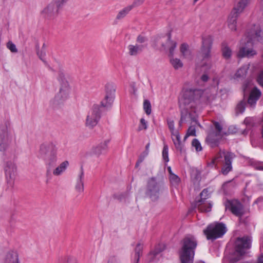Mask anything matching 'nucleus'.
Wrapping results in <instances>:
<instances>
[{"mask_svg": "<svg viewBox=\"0 0 263 263\" xmlns=\"http://www.w3.org/2000/svg\"><path fill=\"white\" fill-rule=\"evenodd\" d=\"M203 94L201 89L192 88H184L182 90L181 96L179 100V107L181 109V121L185 119L189 115L191 116L190 109L194 108Z\"/></svg>", "mask_w": 263, "mask_h": 263, "instance_id": "1", "label": "nucleus"}, {"mask_svg": "<svg viewBox=\"0 0 263 263\" xmlns=\"http://www.w3.org/2000/svg\"><path fill=\"white\" fill-rule=\"evenodd\" d=\"M213 41V37L211 35L204 34L202 35L200 50L197 55V63L199 66L211 67Z\"/></svg>", "mask_w": 263, "mask_h": 263, "instance_id": "2", "label": "nucleus"}, {"mask_svg": "<svg viewBox=\"0 0 263 263\" xmlns=\"http://www.w3.org/2000/svg\"><path fill=\"white\" fill-rule=\"evenodd\" d=\"M197 246V241L193 236L188 235L183 239L179 251L181 263H193Z\"/></svg>", "mask_w": 263, "mask_h": 263, "instance_id": "3", "label": "nucleus"}, {"mask_svg": "<svg viewBox=\"0 0 263 263\" xmlns=\"http://www.w3.org/2000/svg\"><path fill=\"white\" fill-rule=\"evenodd\" d=\"M57 148L53 143H44L41 145L40 153L46 161L47 166L54 167L55 165Z\"/></svg>", "mask_w": 263, "mask_h": 263, "instance_id": "4", "label": "nucleus"}, {"mask_svg": "<svg viewBox=\"0 0 263 263\" xmlns=\"http://www.w3.org/2000/svg\"><path fill=\"white\" fill-rule=\"evenodd\" d=\"M227 230V228L223 223L214 222L206 227L203 230V233L208 240L213 241L222 237Z\"/></svg>", "mask_w": 263, "mask_h": 263, "instance_id": "5", "label": "nucleus"}, {"mask_svg": "<svg viewBox=\"0 0 263 263\" xmlns=\"http://www.w3.org/2000/svg\"><path fill=\"white\" fill-rule=\"evenodd\" d=\"M58 80L61 84L59 91L55 95L53 104H59L67 100L70 96V88L68 82L65 80L64 74L62 72L59 73Z\"/></svg>", "mask_w": 263, "mask_h": 263, "instance_id": "6", "label": "nucleus"}, {"mask_svg": "<svg viewBox=\"0 0 263 263\" xmlns=\"http://www.w3.org/2000/svg\"><path fill=\"white\" fill-rule=\"evenodd\" d=\"M163 183L155 177L151 178L147 181L146 194L153 201L157 200L162 189Z\"/></svg>", "mask_w": 263, "mask_h": 263, "instance_id": "7", "label": "nucleus"}, {"mask_svg": "<svg viewBox=\"0 0 263 263\" xmlns=\"http://www.w3.org/2000/svg\"><path fill=\"white\" fill-rule=\"evenodd\" d=\"M251 241L248 236L242 238H238L236 241L235 254L237 255L236 258H232L231 261L235 262L240 260L241 257L245 254L246 250L251 248Z\"/></svg>", "mask_w": 263, "mask_h": 263, "instance_id": "8", "label": "nucleus"}, {"mask_svg": "<svg viewBox=\"0 0 263 263\" xmlns=\"http://www.w3.org/2000/svg\"><path fill=\"white\" fill-rule=\"evenodd\" d=\"M100 118V107L98 105H94L88 112L85 125L89 128H92L97 125Z\"/></svg>", "mask_w": 263, "mask_h": 263, "instance_id": "9", "label": "nucleus"}, {"mask_svg": "<svg viewBox=\"0 0 263 263\" xmlns=\"http://www.w3.org/2000/svg\"><path fill=\"white\" fill-rule=\"evenodd\" d=\"M227 210L230 211L232 214L241 218L245 214V210L243 204L237 199L228 200L225 203Z\"/></svg>", "mask_w": 263, "mask_h": 263, "instance_id": "10", "label": "nucleus"}, {"mask_svg": "<svg viewBox=\"0 0 263 263\" xmlns=\"http://www.w3.org/2000/svg\"><path fill=\"white\" fill-rule=\"evenodd\" d=\"M200 199L196 202V206L200 212H209L211 211L212 204L206 200L210 197L207 189H204L200 194Z\"/></svg>", "mask_w": 263, "mask_h": 263, "instance_id": "11", "label": "nucleus"}, {"mask_svg": "<svg viewBox=\"0 0 263 263\" xmlns=\"http://www.w3.org/2000/svg\"><path fill=\"white\" fill-rule=\"evenodd\" d=\"M116 91L115 86L112 84H107L105 86V96L102 101L101 105L104 107H108L111 105L115 98Z\"/></svg>", "mask_w": 263, "mask_h": 263, "instance_id": "12", "label": "nucleus"}, {"mask_svg": "<svg viewBox=\"0 0 263 263\" xmlns=\"http://www.w3.org/2000/svg\"><path fill=\"white\" fill-rule=\"evenodd\" d=\"M171 39V33H168L167 37L164 35H157L154 37L151 41L152 46L157 50L160 51L165 50L166 49V44L167 41Z\"/></svg>", "mask_w": 263, "mask_h": 263, "instance_id": "13", "label": "nucleus"}, {"mask_svg": "<svg viewBox=\"0 0 263 263\" xmlns=\"http://www.w3.org/2000/svg\"><path fill=\"white\" fill-rule=\"evenodd\" d=\"M7 183L9 186L13 187L14 184L16 166L12 162L7 163L5 167Z\"/></svg>", "mask_w": 263, "mask_h": 263, "instance_id": "14", "label": "nucleus"}, {"mask_svg": "<svg viewBox=\"0 0 263 263\" xmlns=\"http://www.w3.org/2000/svg\"><path fill=\"white\" fill-rule=\"evenodd\" d=\"M55 4L50 3L41 11L42 16L47 20H53L58 15V8Z\"/></svg>", "mask_w": 263, "mask_h": 263, "instance_id": "15", "label": "nucleus"}, {"mask_svg": "<svg viewBox=\"0 0 263 263\" xmlns=\"http://www.w3.org/2000/svg\"><path fill=\"white\" fill-rule=\"evenodd\" d=\"M223 135L216 134L214 131L210 132L207 136L205 141L211 147L214 148L219 145Z\"/></svg>", "mask_w": 263, "mask_h": 263, "instance_id": "16", "label": "nucleus"}, {"mask_svg": "<svg viewBox=\"0 0 263 263\" xmlns=\"http://www.w3.org/2000/svg\"><path fill=\"white\" fill-rule=\"evenodd\" d=\"M248 37L249 39L247 42L255 40L263 42V32L259 26L254 25L251 32L248 33Z\"/></svg>", "mask_w": 263, "mask_h": 263, "instance_id": "17", "label": "nucleus"}, {"mask_svg": "<svg viewBox=\"0 0 263 263\" xmlns=\"http://www.w3.org/2000/svg\"><path fill=\"white\" fill-rule=\"evenodd\" d=\"M233 153H228L225 156L224 163L221 168L222 173L226 175L232 170V160L235 157Z\"/></svg>", "mask_w": 263, "mask_h": 263, "instance_id": "18", "label": "nucleus"}, {"mask_svg": "<svg viewBox=\"0 0 263 263\" xmlns=\"http://www.w3.org/2000/svg\"><path fill=\"white\" fill-rule=\"evenodd\" d=\"M261 94V91L257 87H254L250 92L248 100V103L251 106H254L256 103V101L260 97Z\"/></svg>", "mask_w": 263, "mask_h": 263, "instance_id": "19", "label": "nucleus"}, {"mask_svg": "<svg viewBox=\"0 0 263 263\" xmlns=\"http://www.w3.org/2000/svg\"><path fill=\"white\" fill-rule=\"evenodd\" d=\"M142 3V1L137 0L132 5L125 7L119 12L117 15L116 19L119 20L123 18L134 7L140 5Z\"/></svg>", "mask_w": 263, "mask_h": 263, "instance_id": "20", "label": "nucleus"}, {"mask_svg": "<svg viewBox=\"0 0 263 263\" xmlns=\"http://www.w3.org/2000/svg\"><path fill=\"white\" fill-rule=\"evenodd\" d=\"M109 142V140H106L101 142L99 144L92 148V153L97 156H100L104 153L107 150Z\"/></svg>", "mask_w": 263, "mask_h": 263, "instance_id": "21", "label": "nucleus"}, {"mask_svg": "<svg viewBox=\"0 0 263 263\" xmlns=\"http://www.w3.org/2000/svg\"><path fill=\"white\" fill-rule=\"evenodd\" d=\"M146 47L147 45L146 44L129 45L128 46L129 54L132 56H136L142 52L143 49Z\"/></svg>", "mask_w": 263, "mask_h": 263, "instance_id": "22", "label": "nucleus"}, {"mask_svg": "<svg viewBox=\"0 0 263 263\" xmlns=\"http://www.w3.org/2000/svg\"><path fill=\"white\" fill-rule=\"evenodd\" d=\"M180 51L181 56L183 59L189 61L193 59V55L191 50L190 49L189 46L187 43H182L180 46Z\"/></svg>", "mask_w": 263, "mask_h": 263, "instance_id": "23", "label": "nucleus"}, {"mask_svg": "<svg viewBox=\"0 0 263 263\" xmlns=\"http://www.w3.org/2000/svg\"><path fill=\"white\" fill-rule=\"evenodd\" d=\"M4 263H20L17 252L14 251H9L6 255Z\"/></svg>", "mask_w": 263, "mask_h": 263, "instance_id": "24", "label": "nucleus"}, {"mask_svg": "<svg viewBox=\"0 0 263 263\" xmlns=\"http://www.w3.org/2000/svg\"><path fill=\"white\" fill-rule=\"evenodd\" d=\"M239 14L231 12L228 19V25L232 31H236L237 28V18Z\"/></svg>", "mask_w": 263, "mask_h": 263, "instance_id": "25", "label": "nucleus"}, {"mask_svg": "<svg viewBox=\"0 0 263 263\" xmlns=\"http://www.w3.org/2000/svg\"><path fill=\"white\" fill-rule=\"evenodd\" d=\"M249 1V0H239L232 11L239 14L247 6Z\"/></svg>", "mask_w": 263, "mask_h": 263, "instance_id": "26", "label": "nucleus"}, {"mask_svg": "<svg viewBox=\"0 0 263 263\" xmlns=\"http://www.w3.org/2000/svg\"><path fill=\"white\" fill-rule=\"evenodd\" d=\"M256 54V52L252 48L247 49L246 47H241L240 48L237 57L239 58L250 57Z\"/></svg>", "mask_w": 263, "mask_h": 263, "instance_id": "27", "label": "nucleus"}, {"mask_svg": "<svg viewBox=\"0 0 263 263\" xmlns=\"http://www.w3.org/2000/svg\"><path fill=\"white\" fill-rule=\"evenodd\" d=\"M172 136V140L176 148L182 152L183 150V145L181 143V138L179 133L178 131H176L173 133H171Z\"/></svg>", "mask_w": 263, "mask_h": 263, "instance_id": "28", "label": "nucleus"}, {"mask_svg": "<svg viewBox=\"0 0 263 263\" xmlns=\"http://www.w3.org/2000/svg\"><path fill=\"white\" fill-rule=\"evenodd\" d=\"M84 177V171L82 167L81 168V172L79 176V179L78 180L77 184L76 186L77 191L79 193H82L84 191V183L83 179Z\"/></svg>", "mask_w": 263, "mask_h": 263, "instance_id": "29", "label": "nucleus"}, {"mask_svg": "<svg viewBox=\"0 0 263 263\" xmlns=\"http://www.w3.org/2000/svg\"><path fill=\"white\" fill-rule=\"evenodd\" d=\"M221 51L224 58L226 59H230L232 55V50L225 42L222 43L221 44Z\"/></svg>", "mask_w": 263, "mask_h": 263, "instance_id": "30", "label": "nucleus"}, {"mask_svg": "<svg viewBox=\"0 0 263 263\" xmlns=\"http://www.w3.org/2000/svg\"><path fill=\"white\" fill-rule=\"evenodd\" d=\"M69 163L67 161L62 162L59 166H58L53 172V175L59 176L65 171Z\"/></svg>", "mask_w": 263, "mask_h": 263, "instance_id": "31", "label": "nucleus"}, {"mask_svg": "<svg viewBox=\"0 0 263 263\" xmlns=\"http://www.w3.org/2000/svg\"><path fill=\"white\" fill-rule=\"evenodd\" d=\"M166 44L168 45L169 56L170 57H173L174 55V50L177 46V43L176 42L171 40L170 39V41H167Z\"/></svg>", "mask_w": 263, "mask_h": 263, "instance_id": "32", "label": "nucleus"}, {"mask_svg": "<svg viewBox=\"0 0 263 263\" xmlns=\"http://www.w3.org/2000/svg\"><path fill=\"white\" fill-rule=\"evenodd\" d=\"M143 250V245L141 243H139L137 245L135 251V259L139 261L140 257L142 255Z\"/></svg>", "mask_w": 263, "mask_h": 263, "instance_id": "33", "label": "nucleus"}, {"mask_svg": "<svg viewBox=\"0 0 263 263\" xmlns=\"http://www.w3.org/2000/svg\"><path fill=\"white\" fill-rule=\"evenodd\" d=\"M170 62L175 69H177L183 67L182 62L178 58L171 59L170 60Z\"/></svg>", "mask_w": 263, "mask_h": 263, "instance_id": "34", "label": "nucleus"}, {"mask_svg": "<svg viewBox=\"0 0 263 263\" xmlns=\"http://www.w3.org/2000/svg\"><path fill=\"white\" fill-rule=\"evenodd\" d=\"M247 73V69L246 67L240 68L236 72L234 78H240L245 77Z\"/></svg>", "mask_w": 263, "mask_h": 263, "instance_id": "35", "label": "nucleus"}, {"mask_svg": "<svg viewBox=\"0 0 263 263\" xmlns=\"http://www.w3.org/2000/svg\"><path fill=\"white\" fill-rule=\"evenodd\" d=\"M143 109L147 115H149L152 112L151 104L149 100H145L143 103Z\"/></svg>", "mask_w": 263, "mask_h": 263, "instance_id": "36", "label": "nucleus"}, {"mask_svg": "<svg viewBox=\"0 0 263 263\" xmlns=\"http://www.w3.org/2000/svg\"><path fill=\"white\" fill-rule=\"evenodd\" d=\"M246 103L243 101H240L236 107V114H242L245 110Z\"/></svg>", "mask_w": 263, "mask_h": 263, "instance_id": "37", "label": "nucleus"}, {"mask_svg": "<svg viewBox=\"0 0 263 263\" xmlns=\"http://www.w3.org/2000/svg\"><path fill=\"white\" fill-rule=\"evenodd\" d=\"M192 146L195 148L196 152H200L202 150V147L199 140L197 139H194L192 142Z\"/></svg>", "mask_w": 263, "mask_h": 263, "instance_id": "38", "label": "nucleus"}, {"mask_svg": "<svg viewBox=\"0 0 263 263\" xmlns=\"http://www.w3.org/2000/svg\"><path fill=\"white\" fill-rule=\"evenodd\" d=\"M147 128V122L144 119L141 118L138 126V130H146Z\"/></svg>", "mask_w": 263, "mask_h": 263, "instance_id": "39", "label": "nucleus"}, {"mask_svg": "<svg viewBox=\"0 0 263 263\" xmlns=\"http://www.w3.org/2000/svg\"><path fill=\"white\" fill-rule=\"evenodd\" d=\"M170 180L171 183L174 185L178 184L180 181L179 177L174 174L170 175Z\"/></svg>", "mask_w": 263, "mask_h": 263, "instance_id": "40", "label": "nucleus"}, {"mask_svg": "<svg viewBox=\"0 0 263 263\" xmlns=\"http://www.w3.org/2000/svg\"><path fill=\"white\" fill-rule=\"evenodd\" d=\"M196 135V129L195 126H191L189 127L187 133L184 137V140H185L188 137L190 136Z\"/></svg>", "mask_w": 263, "mask_h": 263, "instance_id": "41", "label": "nucleus"}, {"mask_svg": "<svg viewBox=\"0 0 263 263\" xmlns=\"http://www.w3.org/2000/svg\"><path fill=\"white\" fill-rule=\"evenodd\" d=\"M148 39L147 38L143 35H139L136 39V42L138 44H141V45L142 44H146L147 45L146 42H147Z\"/></svg>", "mask_w": 263, "mask_h": 263, "instance_id": "42", "label": "nucleus"}, {"mask_svg": "<svg viewBox=\"0 0 263 263\" xmlns=\"http://www.w3.org/2000/svg\"><path fill=\"white\" fill-rule=\"evenodd\" d=\"M168 147L167 145L164 144L163 151H162V156L165 162H168Z\"/></svg>", "mask_w": 263, "mask_h": 263, "instance_id": "43", "label": "nucleus"}, {"mask_svg": "<svg viewBox=\"0 0 263 263\" xmlns=\"http://www.w3.org/2000/svg\"><path fill=\"white\" fill-rule=\"evenodd\" d=\"M58 263H77V261L75 258L69 257L62 259Z\"/></svg>", "mask_w": 263, "mask_h": 263, "instance_id": "44", "label": "nucleus"}, {"mask_svg": "<svg viewBox=\"0 0 263 263\" xmlns=\"http://www.w3.org/2000/svg\"><path fill=\"white\" fill-rule=\"evenodd\" d=\"M230 153L229 152H226L224 149H220L219 152L215 156V158L218 160V159H220L222 158V157H224V158L225 159V156L226 155Z\"/></svg>", "mask_w": 263, "mask_h": 263, "instance_id": "45", "label": "nucleus"}, {"mask_svg": "<svg viewBox=\"0 0 263 263\" xmlns=\"http://www.w3.org/2000/svg\"><path fill=\"white\" fill-rule=\"evenodd\" d=\"M7 47L13 53H16L17 52V49L16 47V46L14 44H13L11 41H9L7 43Z\"/></svg>", "mask_w": 263, "mask_h": 263, "instance_id": "46", "label": "nucleus"}, {"mask_svg": "<svg viewBox=\"0 0 263 263\" xmlns=\"http://www.w3.org/2000/svg\"><path fill=\"white\" fill-rule=\"evenodd\" d=\"M215 128L216 132H215L216 134H219V135H222V125L218 122H214L213 123Z\"/></svg>", "mask_w": 263, "mask_h": 263, "instance_id": "47", "label": "nucleus"}, {"mask_svg": "<svg viewBox=\"0 0 263 263\" xmlns=\"http://www.w3.org/2000/svg\"><path fill=\"white\" fill-rule=\"evenodd\" d=\"M167 125H168V128L170 130V132L171 133H173L174 132H176L175 130L174 122L173 120H171V119H168L167 120Z\"/></svg>", "mask_w": 263, "mask_h": 263, "instance_id": "48", "label": "nucleus"}, {"mask_svg": "<svg viewBox=\"0 0 263 263\" xmlns=\"http://www.w3.org/2000/svg\"><path fill=\"white\" fill-rule=\"evenodd\" d=\"M254 167L256 170L263 171V162H258L254 164Z\"/></svg>", "mask_w": 263, "mask_h": 263, "instance_id": "49", "label": "nucleus"}, {"mask_svg": "<svg viewBox=\"0 0 263 263\" xmlns=\"http://www.w3.org/2000/svg\"><path fill=\"white\" fill-rule=\"evenodd\" d=\"M68 0H55V3L57 7H61Z\"/></svg>", "mask_w": 263, "mask_h": 263, "instance_id": "50", "label": "nucleus"}, {"mask_svg": "<svg viewBox=\"0 0 263 263\" xmlns=\"http://www.w3.org/2000/svg\"><path fill=\"white\" fill-rule=\"evenodd\" d=\"M258 83L263 87V71L260 72L257 78Z\"/></svg>", "mask_w": 263, "mask_h": 263, "instance_id": "51", "label": "nucleus"}, {"mask_svg": "<svg viewBox=\"0 0 263 263\" xmlns=\"http://www.w3.org/2000/svg\"><path fill=\"white\" fill-rule=\"evenodd\" d=\"M53 167H49V166H47L46 176L48 178V180L50 179L51 178V169Z\"/></svg>", "mask_w": 263, "mask_h": 263, "instance_id": "52", "label": "nucleus"}, {"mask_svg": "<svg viewBox=\"0 0 263 263\" xmlns=\"http://www.w3.org/2000/svg\"><path fill=\"white\" fill-rule=\"evenodd\" d=\"M244 123L246 124V125H249L251 123H253V119L251 118H246L245 120H244Z\"/></svg>", "mask_w": 263, "mask_h": 263, "instance_id": "53", "label": "nucleus"}, {"mask_svg": "<svg viewBox=\"0 0 263 263\" xmlns=\"http://www.w3.org/2000/svg\"><path fill=\"white\" fill-rule=\"evenodd\" d=\"M217 160L214 158L212 161L208 163V166H210V167H213L214 166L216 165H215V162Z\"/></svg>", "mask_w": 263, "mask_h": 263, "instance_id": "54", "label": "nucleus"}, {"mask_svg": "<svg viewBox=\"0 0 263 263\" xmlns=\"http://www.w3.org/2000/svg\"><path fill=\"white\" fill-rule=\"evenodd\" d=\"M201 79L203 82H206L209 80V77L207 74H203L201 77Z\"/></svg>", "mask_w": 263, "mask_h": 263, "instance_id": "55", "label": "nucleus"}, {"mask_svg": "<svg viewBox=\"0 0 263 263\" xmlns=\"http://www.w3.org/2000/svg\"><path fill=\"white\" fill-rule=\"evenodd\" d=\"M45 54V53H43L42 52H41L40 54L39 53H38L39 58H40L41 60H42L43 61H44V58Z\"/></svg>", "mask_w": 263, "mask_h": 263, "instance_id": "56", "label": "nucleus"}, {"mask_svg": "<svg viewBox=\"0 0 263 263\" xmlns=\"http://www.w3.org/2000/svg\"><path fill=\"white\" fill-rule=\"evenodd\" d=\"M108 263H117V261L116 259L112 258L108 261Z\"/></svg>", "mask_w": 263, "mask_h": 263, "instance_id": "57", "label": "nucleus"}, {"mask_svg": "<svg viewBox=\"0 0 263 263\" xmlns=\"http://www.w3.org/2000/svg\"><path fill=\"white\" fill-rule=\"evenodd\" d=\"M143 161V159L142 158H140L138 161H137V162L136 163V166H138V165L142 162Z\"/></svg>", "mask_w": 263, "mask_h": 263, "instance_id": "58", "label": "nucleus"}, {"mask_svg": "<svg viewBox=\"0 0 263 263\" xmlns=\"http://www.w3.org/2000/svg\"><path fill=\"white\" fill-rule=\"evenodd\" d=\"M168 171L169 172L170 175H171L172 174H173L172 172L171 168L170 167L168 168Z\"/></svg>", "mask_w": 263, "mask_h": 263, "instance_id": "59", "label": "nucleus"}, {"mask_svg": "<svg viewBox=\"0 0 263 263\" xmlns=\"http://www.w3.org/2000/svg\"><path fill=\"white\" fill-rule=\"evenodd\" d=\"M149 143H148L147 144V145H146V151H148V148H149Z\"/></svg>", "mask_w": 263, "mask_h": 263, "instance_id": "60", "label": "nucleus"}, {"mask_svg": "<svg viewBox=\"0 0 263 263\" xmlns=\"http://www.w3.org/2000/svg\"><path fill=\"white\" fill-rule=\"evenodd\" d=\"M261 3L262 5V14H263V0H261Z\"/></svg>", "mask_w": 263, "mask_h": 263, "instance_id": "61", "label": "nucleus"}, {"mask_svg": "<svg viewBox=\"0 0 263 263\" xmlns=\"http://www.w3.org/2000/svg\"><path fill=\"white\" fill-rule=\"evenodd\" d=\"M159 251H154V255H156V254L158 253Z\"/></svg>", "mask_w": 263, "mask_h": 263, "instance_id": "62", "label": "nucleus"}, {"mask_svg": "<svg viewBox=\"0 0 263 263\" xmlns=\"http://www.w3.org/2000/svg\"><path fill=\"white\" fill-rule=\"evenodd\" d=\"M199 0H194V3H196L197 1H198Z\"/></svg>", "mask_w": 263, "mask_h": 263, "instance_id": "63", "label": "nucleus"}, {"mask_svg": "<svg viewBox=\"0 0 263 263\" xmlns=\"http://www.w3.org/2000/svg\"><path fill=\"white\" fill-rule=\"evenodd\" d=\"M196 263H204V262H203V261H199V262H196Z\"/></svg>", "mask_w": 263, "mask_h": 263, "instance_id": "64", "label": "nucleus"}]
</instances>
